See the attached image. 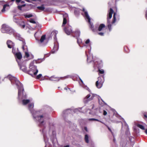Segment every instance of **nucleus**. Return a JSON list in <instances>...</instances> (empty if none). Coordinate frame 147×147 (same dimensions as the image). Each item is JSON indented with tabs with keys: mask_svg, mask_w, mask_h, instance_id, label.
<instances>
[{
	"mask_svg": "<svg viewBox=\"0 0 147 147\" xmlns=\"http://www.w3.org/2000/svg\"><path fill=\"white\" fill-rule=\"evenodd\" d=\"M5 78L8 79L11 81L12 85H16L18 89V99L22 100L23 105H26L30 102L29 99H26V95L24 91L23 85L15 77L9 74Z\"/></svg>",
	"mask_w": 147,
	"mask_h": 147,
	"instance_id": "nucleus-1",
	"label": "nucleus"
},
{
	"mask_svg": "<svg viewBox=\"0 0 147 147\" xmlns=\"http://www.w3.org/2000/svg\"><path fill=\"white\" fill-rule=\"evenodd\" d=\"M34 104L31 103L28 105V109L32 116L33 119L36 122L39 123V125L41 126L45 124L46 118L45 115H40L39 111H36L34 109Z\"/></svg>",
	"mask_w": 147,
	"mask_h": 147,
	"instance_id": "nucleus-2",
	"label": "nucleus"
},
{
	"mask_svg": "<svg viewBox=\"0 0 147 147\" xmlns=\"http://www.w3.org/2000/svg\"><path fill=\"white\" fill-rule=\"evenodd\" d=\"M44 58L43 59H38L37 60L33 61L30 64L29 70L28 71V74L30 75L32 77H35L38 72V70L37 69V66L34 64L40 63L44 60Z\"/></svg>",
	"mask_w": 147,
	"mask_h": 147,
	"instance_id": "nucleus-3",
	"label": "nucleus"
},
{
	"mask_svg": "<svg viewBox=\"0 0 147 147\" xmlns=\"http://www.w3.org/2000/svg\"><path fill=\"white\" fill-rule=\"evenodd\" d=\"M58 32L57 31L55 30L53 31L51 34V36L53 37L55 41L53 48L52 51V53H54L57 52L59 49V44L57 41L56 35Z\"/></svg>",
	"mask_w": 147,
	"mask_h": 147,
	"instance_id": "nucleus-4",
	"label": "nucleus"
},
{
	"mask_svg": "<svg viewBox=\"0 0 147 147\" xmlns=\"http://www.w3.org/2000/svg\"><path fill=\"white\" fill-rule=\"evenodd\" d=\"M82 11L83 13H82V14L85 17L86 19H88L90 28L92 30L93 32L95 31L96 30L94 28L93 24L90 22L91 19L88 14L87 11L84 8H83Z\"/></svg>",
	"mask_w": 147,
	"mask_h": 147,
	"instance_id": "nucleus-5",
	"label": "nucleus"
},
{
	"mask_svg": "<svg viewBox=\"0 0 147 147\" xmlns=\"http://www.w3.org/2000/svg\"><path fill=\"white\" fill-rule=\"evenodd\" d=\"M1 31L3 33H7L10 34H14V31L9 27L8 26L5 24H3L1 29Z\"/></svg>",
	"mask_w": 147,
	"mask_h": 147,
	"instance_id": "nucleus-6",
	"label": "nucleus"
},
{
	"mask_svg": "<svg viewBox=\"0 0 147 147\" xmlns=\"http://www.w3.org/2000/svg\"><path fill=\"white\" fill-rule=\"evenodd\" d=\"M113 12L114 11L113 9L111 8H110L109 11V13L108 15L107 24L110 31L112 29L111 25V24L110 19L112 17V14L113 13Z\"/></svg>",
	"mask_w": 147,
	"mask_h": 147,
	"instance_id": "nucleus-7",
	"label": "nucleus"
},
{
	"mask_svg": "<svg viewBox=\"0 0 147 147\" xmlns=\"http://www.w3.org/2000/svg\"><path fill=\"white\" fill-rule=\"evenodd\" d=\"M98 80L96 82V85L97 88H100L102 86L104 82V76H102L101 77H98Z\"/></svg>",
	"mask_w": 147,
	"mask_h": 147,
	"instance_id": "nucleus-8",
	"label": "nucleus"
},
{
	"mask_svg": "<svg viewBox=\"0 0 147 147\" xmlns=\"http://www.w3.org/2000/svg\"><path fill=\"white\" fill-rule=\"evenodd\" d=\"M96 94L90 93L88 94L84 98L83 100L84 102L85 103H87L89 101L92 100L94 98Z\"/></svg>",
	"mask_w": 147,
	"mask_h": 147,
	"instance_id": "nucleus-9",
	"label": "nucleus"
},
{
	"mask_svg": "<svg viewBox=\"0 0 147 147\" xmlns=\"http://www.w3.org/2000/svg\"><path fill=\"white\" fill-rule=\"evenodd\" d=\"M94 63L93 67L95 69L96 68H97L98 69V71L99 73L100 74H103L104 73V71L103 69H102L100 70V68L101 67L102 65L101 63H100L98 64V62L97 61H93Z\"/></svg>",
	"mask_w": 147,
	"mask_h": 147,
	"instance_id": "nucleus-10",
	"label": "nucleus"
},
{
	"mask_svg": "<svg viewBox=\"0 0 147 147\" xmlns=\"http://www.w3.org/2000/svg\"><path fill=\"white\" fill-rule=\"evenodd\" d=\"M13 21L19 25L21 28H24L25 27V24L24 22L23 21L18 19L16 16H13Z\"/></svg>",
	"mask_w": 147,
	"mask_h": 147,
	"instance_id": "nucleus-11",
	"label": "nucleus"
},
{
	"mask_svg": "<svg viewBox=\"0 0 147 147\" xmlns=\"http://www.w3.org/2000/svg\"><path fill=\"white\" fill-rule=\"evenodd\" d=\"M20 69L22 71L25 73L28 74V71L27 67H26L25 63L24 62H22L18 64Z\"/></svg>",
	"mask_w": 147,
	"mask_h": 147,
	"instance_id": "nucleus-12",
	"label": "nucleus"
},
{
	"mask_svg": "<svg viewBox=\"0 0 147 147\" xmlns=\"http://www.w3.org/2000/svg\"><path fill=\"white\" fill-rule=\"evenodd\" d=\"M116 116L118 117H119L120 118V119H123V122H124V125L125 126L127 127V130L125 132V134L128 136H129V135H130V132L129 131V126L127 124V123H126V121H125L124 119L121 116H120L118 114L117 115H116Z\"/></svg>",
	"mask_w": 147,
	"mask_h": 147,
	"instance_id": "nucleus-13",
	"label": "nucleus"
},
{
	"mask_svg": "<svg viewBox=\"0 0 147 147\" xmlns=\"http://www.w3.org/2000/svg\"><path fill=\"white\" fill-rule=\"evenodd\" d=\"M71 112V110L70 109H67L65 111H64L63 112V117L65 121L67 122L69 124H70L71 123L70 121H69V120L67 121L66 120V115H68V114L70 113Z\"/></svg>",
	"mask_w": 147,
	"mask_h": 147,
	"instance_id": "nucleus-14",
	"label": "nucleus"
},
{
	"mask_svg": "<svg viewBox=\"0 0 147 147\" xmlns=\"http://www.w3.org/2000/svg\"><path fill=\"white\" fill-rule=\"evenodd\" d=\"M16 38L22 41V48L23 50H24L25 49H26L27 50V46L26 45V43L24 40V39H22L19 34L16 35Z\"/></svg>",
	"mask_w": 147,
	"mask_h": 147,
	"instance_id": "nucleus-15",
	"label": "nucleus"
},
{
	"mask_svg": "<svg viewBox=\"0 0 147 147\" xmlns=\"http://www.w3.org/2000/svg\"><path fill=\"white\" fill-rule=\"evenodd\" d=\"M45 130V129H42V132L43 134L45 144V147H49L50 144L49 142H48L49 139L47 137L45 134L44 133V131Z\"/></svg>",
	"mask_w": 147,
	"mask_h": 147,
	"instance_id": "nucleus-16",
	"label": "nucleus"
},
{
	"mask_svg": "<svg viewBox=\"0 0 147 147\" xmlns=\"http://www.w3.org/2000/svg\"><path fill=\"white\" fill-rule=\"evenodd\" d=\"M15 57H16V61L18 63V64H20V63L22 62L21 60L22 56V54L20 52L16 53L15 54Z\"/></svg>",
	"mask_w": 147,
	"mask_h": 147,
	"instance_id": "nucleus-17",
	"label": "nucleus"
},
{
	"mask_svg": "<svg viewBox=\"0 0 147 147\" xmlns=\"http://www.w3.org/2000/svg\"><path fill=\"white\" fill-rule=\"evenodd\" d=\"M65 33L67 35H69L72 32L71 27L69 25L67 26L64 29Z\"/></svg>",
	"mask_w": 147,
	"mask_h": 147,
	"instance_id": "nucleus-18",
	"label": "nucleus"
},
{
	"mask_svg": "<svg viewBox=\"0 0 147 147\" xmlns=\"http://www.w3.org/2000/svg\"><path fill=\"white\" fill-rule=\"evenodd\" d=\"M120 19L119 16L116 13H114L113 16V20L111 22L112 24H114L116 20L119 21Z\"/></svg>",
	"mask_w": 147,
	"mask_h": 147,
	"instance_id": "nucleus-19",
	"label": "nucleus"
},
{
	"mask_svg": "<svg viewBox=\"0 0 147 147\" xmlns=\"http://www.w3.org/2000/svg\"><path fill=\"white\" fill-rule=\"evenodd\" d=\"M63 24L62 25V26H63L64 25H65L66 24L67 20L68 18V15L67 13H65L63 15Z\"/></svg>",
	"mask_w": 147,
	"mask_h": 147,
	"instance_id": "nucleus-20",
	"label": "nucleus"
},
{
	"mask_svg": "<svg viewBox=\"0 0 147 147\" xmlns=\"http://www.w3.org/2000/svg\"><path fill=\"white\" fill-rule=\"evenodd\" d=\"M7 44L8 47L9 48H13V47L14 46V44L10 40H8L7 42Z\"/></svg>",
	"mask_w": 147,
	"mask_h": 147,
	"instance_id": "nucleus-21",
	"label": "nucleus"
},
{
	"mask_svg": "<svg viewBox=\"0 0 147 147\" xmlns=\"http://www.w3.org/2000/svg\"><path fill=\"white\" fill-rule=\"evenodd\" d=\"M59 78L57 77H55V76H53L50 77L49 78V80L51 81H59L60 78Z\"/></svg>",
	"mask_w": 147,
	"mask_h": 147,
	"instance_id": "nucleus-22",
	"label": "nucleus"
},
{
	"mask_svg": "<svg viewBox=\"0 0 147 147\" xmlns=\"http://www.w3.org/2000/svg\"><path fill=\"white\" fill-rule=\"evenodd\" d=\"M74 34L75 35H73V37H76V38H78L80 36V32L79 30H77L76 31Z\"/></svg>",
	"mask_w": 147,
	"mask_h": 147,
	"instance_id": "nucleus-23",
	"label": "nucleus"
},
{
	"mask_svg": "<svg viewBox=\"0 0 147 147\" xmlns=\"http://www.w3.org/2000/svg\"><path fill=\"white\" fill-rule=\"evenodd\" d=\"M87 61L88 63H90L92 62V59L93 58V56L92 55H90V57H88V55H87Z\"/></svg>",
	"mask_w": 147,
	"mask_h": 147,
	"instance_id": "nucleus-24",
	"label": "nucleus"
},
{
	"mask_svg": "<svg viewBox=\"0 0 147 147\" xmlns=\"http://www.w3.org/2000/svg\"><path fill=\"white\" fill-rule=\"evenodd\" d=\"M46 36L45 35H42L40 39V41L39 42H38V43L40 45L42 43L44 40L46 38Z\"/></svg>",
	"mask_w": 147,
	"mask_h": 147,
	"instance_id": "nucleus-25",
	"label": "nucleus"
},
{
	"mask_svg": "<svg viewBox=\"0 0 147 147\" xmlns=\"http://www.w3.org/2000/svg\"><path fill=\"white\" fill-rule=\"evenodd\" d=\"M105 24H101L99 26L98 28V30L99 31H100L102 30V29L105 27Z\"/></svg>",
	"mask_w": 147,
	"mask_h": 147,
	"instance_id": "nucleus-26",
	"label": "nucleus"
},
{
	"mask_svg": "<svg viewBox=\"0 0 147 147\" xmlns=\"http://www.w3.org/2000/svg\"><path fill=\"white\" fill-rule=\"evenodd\" d=\"M37 8L41 11H43L45 9L44 5L42 4L40 6H38L37 7Z\"/></svg>",
	"mask_w": 147,
	"mask_h": 147,
	"instance_id": "nucleus-27",
	"label": "nucleus"
},
{
	"mask_svg": "<svg viewBox=\"0 0 147 147\" xmlns=\"http://www.w3.org/2000/svg\"><path fill=\"white\" fill-rule=\"evenodd\" d=\"M89 137L88 134H86L85 136L84 140L86 143H88L89 142Z\"/></svg>",
	"mask_w": 147,
	"mask_h": 147,
	"instance_id": "nucleus-28",
	"label": "nucleus"
},
{
	"mask_svg": "<svg viewBox=\"0 0 147 147\" xmlns=\"http://www.w3.org/2000/svg\"><path fill=\"white\" fill-rule=\"evenodd\" d=\"M36 26H34V28H32L33 30H34L35 29L37 28H40L41 27V25L38 22H36Z\"/></svg>",
	"mask_w": 147,
	"mask_h": 147,
	"instance_id": "nucleus-29",
	"label": "nucleus"
},
{
	"mask_svg": "<svg viewBox=\"0 0 147 147\" xmlns=\"http://www.w3.org/2000/svg\"><path fill=\"white\" fill-rule=\"evenodd\" d=\"M74 13L76 16H78L79 14V9H76L74 10Z\"/></svg>",
	"mask_w": 147,
	"mask_h": 147,
	"instance_id": "nucleus-30",
	"label": "nucleus"
},
{
	"mask_svg": "<svg viewBox=\"0 0 147 147\" xmlns=\"http://www.w3.org/2000/svg\"><path fill=\"white\" fill-rule=\"evenodd\" d=\"M137 126L140 128L141 129H142V130H144L145 128L142 125H141V124H137L136 125Z\"/></svg>",
	"mask_w": 147,
	"mask_h": 147,
	"instance_id": "nucleus-31",
	"label": "nucleus"
},
{
	"mask_svg": "<svg viewBox=\"0 0 147 147\" xmlns=\"http://www.w3.org/2000/svg\"><path fill=\"white\" fill-rule=\"evenodd\" d=\"M9 5L8 4H5L3 6V8L1 10V11L2 12H4L5 11V8L7 6H9Z\"/></svg>",
	"mask_w": 147,
	"mask_h": 147,
	"instance_id": "nucleus-32",
	"label": "nucleus"
},
{
	"mask_svg": "<svg viewBox=\"0 0 147 147\" xmlns=\"http://www.w3.org/2000/svg\"><path fill=\"white\" fill-rule=\"evenodd\" d=\"M69 0H60V2L63 3L68 4Z\"/></svg>",
	"mask_w": 147,
	"mask_h": 147,
	"instance_id": "nucleus-33",
	"label": "nucleus"
},
{
	"mask_svg": "<svg viewBox=\"0 0 147 147\" xmlns=\"http://www.w3.org/2000/svg\"><path fill=\"white\" fill-rule=\"evenodd\" d=\"M77 40V42L80 45V44L82 42V39L78 38H76Z\"/></svg>",
	"mask_w": 147,
	"mask_h": 147,
	"instance_id": "nucleus-34",
	"label": "nucleus"
},
{
	"mask_svg": "<svg viewBox=\"0 0 147 147\" xmlns=\"http://www.w3.org/2000/svg\"><path fill=\"white\" fill-rule=\"evenodd\" d=\"M24 16L26 18H30L32 17L33 15L31 14H26Z\"/></svg>",
	"mask_w": 147,
	"mask_h": 147,
	"instance_id": "nucleus-35",
	"label": "nucleus"
},
{
	"mask_svg": "<svg viewBox=\"0 0 147 147\" xmlns=\"http://www.w3.org/2000/svg\"><path fill=\"white\" fill-rule=\"evenodd\" d=\"M95 96H96L97 98H98V101L99 102H100V99H101V100L103 102H104V101L102 99V98H100V97L98 96V95H97L96 94V95H95Z\"/></svg>",
	"mask_w": 147,
	"mask_h": 147,
	"instance_id": "nucleus-36",
	"label": "nucleus"
},
{
	"mask_svg": "<svg viewBox=\"0 0 147 147\" xmlns=\"http://www.w3.org/2000/svg\"><path fill=\"white\" fill-rule=\"evenodd\" d=\"M29 22L33 24H36V22L34 20L32 19H30Z\"/></svg>",
	"mask_w": 147,
	"mask_h": 147,
	"instance_id": "nucleus-37",
	"label": "nucleus"
},
{
	"mask_svg": "<svg viewBox=\"0 0 147 147\" xmlns=\"http://www.w3.org/2000/svg\"><path fill=\"white\" fill-rule=\"evenodd\" d=\"M25 57H26V58L28 57L29 56V54L28 53L27 51H25Z\"/></svg>",
	"mask_w": 147,
	"mask_h": 147,
	"instance_id": "nucleus-38",
	"label": "nucleus"
},
{
	"mask_svg": "<svg viewBox=\"0 0 147 147\" xmlns=\"http://www.w3.org/2000/svg\"><path fill=\"white\" fill-rule=\"evenodd\" d=\"M25 4L23 5H18V7L19 9L20 10H21L22 7H24V6H25Z\"/></svg>",
	"mask_w": 147,
	"mask_h": 147,
	"instance_id": "nucleus-39",
	"label": "nucleus"
},
{
	"mask_svg": "<svg viewBox=\"0 0 147 147\" xmlns=\"http://www.w3.org/2000/svg\"><path fill=\"white\" fill-rule=\"evenodd\" d=\"M38 33H39V34H40V32H39V31H38L37 32H36L34 34V36L36 38V37H38V36L37 35V34Z\"/></svg>",
	"mask_w": 147,
	"mask_h": 147,
	"instance_id": "nucleus-40",
	"label": "nucleus"
},
{
	"mask_svg": "<svg viewBox=\"0 0 147 147\" xmlns=\"http://www.w3.org/2000/svg\"><path fill=\"white\" fill-rule=\"evenodd\" d=\"M42 76V74H40L38 75H37L36 77V78L37 79H39Z\"/></svg>",
	"mask_w": 147,
	"mask_h": 147,
	"instance_id": "nucleus-41",
	"label": "nucleus"
},
{
	"mask_svg": "<svg viewBox=\"0 0 147 147\" xmlns=\"http://www.w3.org/2000/svg\"><path fill=\"white\" fill-rule=\"evenodd\" d=\"M83 88L84 89H86L87 90H88L89 91V92H90V90L89 89V88L88 87H87L86 86H84L83 87Z\"/></svg>",
	"mask_w": 147,
	"mask_h": 147,
	"instance_id": "nucleus-42",
	"label": "nucleus"
},
{
	"mask_svg": "<svg viewBox=\"0 0 147 147\" xmlns=\"http://www.w3.org/2000/svg\"><path fill=\"white\" fill-rule=\"evenodd\" d=\"M98 34L101 36H103L104 34V33L102 32H100L98 33Z\"/></svg>",
	"mask_w": 147,
	"mask_h": 147,
	"instance_id": "nucleus-43",
	"label": "nucleus"
},
{
	"mask_svg": "<svg viewBox=\"0 0 147 147\" xmlns=\"http://www.w3.org/2000/svg\"><path fill=\"white\" fill-rule=\"evenodd\" d=\"M90 42V39H87L85 41V43L86 44H88Z\"/></svg>",
	"mask_w": 147,
	"mask_h": 147,
	"instance_id": "nucleus-44",
	"label": "nucleus"
},
{
	"mask_svg": "<svg viewBox=\"0 0 147 147\" xmlns=\"http://www.w3.org/2000/svg\"><path fill=\"white\" fill-rule=\"evenodd\" d=\"M75 3L74 1H71V0H69L68 3H70L72 4V3Z\"/></svg>",
	"mask_w": 147,
	"mask_h": 147,
	"instance_id": "nucleus-45",
	"label": "nucleus"
},
{
	"mask_svg": "<svg viewBox=\"0 0 147 147\" xmlns=\"http://www.w3.org/2000/svg\"><path fill=\"white\" fill-rule=\"evenodd\" d=\"M83 46L84 47H88L89 49H88V50H90L91 49V47L90 45L88 46V47L87 46V45H84Z\"/></svg>",
	"mask_w": 147,
	"mask_h": 147,
	"instance_id": "nucleus-46",
	"label": "nucleus"
},
{
	"mask_svg": "<svg viewBox=\"0 0 147 147\" xmlns=\"http://www.w3.org/2000/svg\"><path fill=\"white\" fill-rule=\"evenodd\" d=\"M107 114V112L105 110H104L103 111V115H106Z\"/></svg>",
	"mask_w": 147,
	"mask_h": 147,
	"instance_id": "nucleus-47",
	"label": "nucleus"
},
{
	"mask_svg": "<svg viewBox=\"0 0 147 147\" xmlns=\"http://www.w3.org/2000/svg\"><path fill=\"white\" fill-rule=\"evenodd\" d=\"M4 3V1H0V5H3Z\"/></svg>",
	"mask_w": 147,
	"mask_h": 147,
	"instance_id": "nucleus-48",
	"label": "nucleus"
},
{
	"mask_svg": "<svg viewBox=\"0 0 147 147\" xmlns=\"http://www.w3.org/2000/svg\"><path fill=\"white\" fill-rule=\"evenodd\" d=\"M53 131L52 130L50 129L49 133V135H50V133H53Z\"/></svg>",
	"mask_w": 147,
	"mask_h": 147,
	"instance_id": "nucleus-49",
	"label": "nucleus"
},
{
	"mask_svg": "<svg viewBox=\"0 0 147 147\" xmlns=\"http://www.w3.org/2000/svg\"><path fill=\"white\" fill-rule=\"evenodd\" d=\"M95 119L94 118H91V119H88V120L89 121H95Z\"/></svg>",
	"mask_w": 147,
	"mask_h": 147,
	"instance_id": "nucleus-50",
	"label": "nucleus"
},
{
	"mask_svg": "<svg viewBox=\"0 0 147 147\" xmlns=\"http://www.w3.org/2000/svg\"><path fill=\"white\" fill-rule=\"evenodd\" d=\"M95 121H99V122H101V123H102V122L101 121H100L98 119H95Z\"/></svg>",
	"mask_w": 147,
	"mask_h": 147,
	"instance_id": "nucleus-51",
	"label": "nucleus"
},
{
	"mask_svg": "<svg viewBox=\"0 0 147 147\" xmlns=\"http://www.w3.org/2000/svg\"><path fill=\"white\" fill-rule=\"evenodd\" d=\"M84 130L86 131H88V129L86 127H84Z\"/></svg>",
	"mask_w": 147,
	"mask_h": 147,
	"instance_id": "nucleus-52",
	"label": "nucleus"
},
{
	"mask_svg": "<svg viewBox=\"0 0 147 147\" xmlns=\"http://www.w3.org/2000/svg\"><path fill=\"white\" fill-rule=\"evenodd\" d=\"M16 3H19L21 2V0H16Z\"/></svg>",
	"mask_w": 147,
	"mask_h": 147,
	"instance_id": "nucleus-53",
	"label": "nucleus"
},
{
	"mask_svg": "<svg viewBox=\"0 0 147 147\" xmlns=\"http://www.w3.org/2000/svg\"><path fill=\"white\" fill-rule=\"evenodd\" d=\"M79 79L80 80V81L82 83V84H84L82 80L81 79L80 77H79Z\"/></svg>",
	"mask_w": 147,
	"mask_h": 147,
	"instance_id": "nucleus-54",
	"label": "nucleus"
},
{
	"mask_svg": "<svg viewBox=\"0 0 147 147\" xmlns=\"http://www.w3.org/2000/svg\"><path fill=\"white\" fill-rule=\"evenodd\" d=\"M116 113H117V112H116ZM117 114L119 116V115L117 113H116V114H115V116H116L119 119H122V120H123V119H120V117H117L116 116V115H117ZM120 116H121L120 115Z\"/></svg>",
	"mask_w": 147,
	"mask_h": 147,
	"instance_id": "nucleus-55",
	"label": "nucleus"
},
{
	"mask_svg": "<svg viewBox=\"0 0 147 147\" xmlns=\"http://www.w3.org/2000/svg\"><path fill=\"white\" fill-rule=\"evenodd\" d=\"M145 16L147 20V11L146 12Z\"/></svg>",
	"mask_w": 147,
	"mask_h": 147,
	"instance_id": "nucleus-56",
	"label": "nucleus"
},
{
	"mask_svg": "<svg viewBox=\"0 0 147 147\" xmlns=\"http://www.w3.org/2000/svg\"><path fill=\"white\" fill-rule=\"evenodd\" d=\"M68 89H69V90H70V89L69 88H64V89L65 90H67Z\"/></svg>",
	"mask_w": 147,
	"mask_h": 147,
	"instance_id": "nucleus-57",
	"label": "nucleus"
},
{
	"mask_svg": "<svg viewBox=\"0 0 147 147\" xmlns=\"http://www.w3.org/2000/svg\"><path fill=\"white\" fill-rule=\"evenodd\" d=\"M63 147H69V145H67L64 146Z\"/></svg>",
	"mask_w": 147,
	"mask_h": 147,
	"instance_id": "nucleus-58",
	"label": "nucleus"
},
{
	"mask_svg": "<svg viewBox=\"0 0 147 147\" xmlns=\"http://www.w3.org/2000/svg\"><path fill=\"white\" fill-rule=\"evenodd\" d=\"M144 116L145 117L147 118V116L146 115H144Z\"/></svg>",
	"mask_w": 147,
	"mask_h": 147,
	"instance_id": "nucleus-59",
	"label": "nucleus"
},
{
	"mask_svg": "<svg viewBox=\"0 0 147 147\" xmlns=\"http://www.w3.org/2000/svg\"><path fill=\"white\" fill-rule=\"evenodd\" d=\"M145 133L147 134V129H146L145 131Z\"/></svg>",
	"mask_w": 147,
	"mask_h": 147,
	"instance_id": "nucleus-60",
	"label": "nucleus"
},
{
	"mask_svg": "<svg viewBox=\"0 0 147 147\" xmlns=\"http://www.w3.org/2000/svg\"><path fill=\"white\" fill-rule=\"evenodd\" d=\"M15 0H11V1L10 2V3L11 2H13Z\"/></svg>",
	"mask_w": 147,
	"mask_h": 147,
	"instance_id": "nucleus-61",
	"label": "nucleus"
},
{
	"mask_svg": "<svg viewBox=\"0 0 147 147\" xmlns=\"http://www.w3.org/2000/svg\"><path fill=\"white\" fill-rule=\"evenodd\" d=\"M108 129L111 132V130L109 127H108Z\"/></svg>",
	"mask_w": 147,
	"mask_h": 147,
	"instance_id": "nucleus-62",
	"label": "nucleus"
},
{
	"mask_svg": "<svg viewBox=\"0 0 147 147\" xmlns=\"http://www.w3.org/2000/svg\"><path fill=\"white\" fill-rule=\"evenodd\" d=\"M121 123L122 124V128L123 127V123L122 122H121Z\"/></svg>",
	"mask_w": 147,
	"mask_h": 147,
	"instance_id": "nucleus-63",
	"label": "nucleus"
},
{
	"mask_svg": "<svg viewBox=\"0 0 147 147\" xmlns=\"http://www.w3.org/2000/svg\"><path fill=\"white\" fill-rule=\"evenodd\" d=\"M94 105H93L92 106V109H93L94 108Z\"/></svg>",
	"mask_w": 147,
	"mask_h": 147,
	"instance_id": "nucleus-64",
	"label": "nucleus"
}]
</instances>
